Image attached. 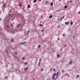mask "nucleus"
I'll return each instance as SVG.
<instances>
[{"label": "nucleus", "instance_id": "nucleus-1", "mask_svg": "<svg viewBox=\"0 0 80 80\" xmlns=\"http://www.w3.org/2000/svg\"><path fill=\"white\" fill-rule=\"evenodd\" d=\"M59 74V72H58L57 73V77H56V78H58V75Z\"/></svg>", "mask_w": 80, "mask_h": 80}, {"label": "nucleus", "instance_id": "nucleus-2", "mask_svg": "<svg viewBox=\"0 0 80 80\" xmlns=\"http://www.w3.org/2000/svg\"><path fill=\"white\" fill-rule=\"evenodd\" d=\"M28 68H25L24 69V70H25V72H26V70H28Z\"/></svg>", "mask_w": 80, "mask_h": 80}, {"label": "nucleus", "instance_id": "nucleus-3", "mask_svg": "<svg viewBox=\"0 0 80 80\" xmlns=\"http://www.w3.org/2000/svg\"><path fill=\"white\" fill-rule=\"evenodd\" d=\"M22 2H21L19 4V7H21V6H22Z\"/></svg>", "mask_w": 80, "mask_h": 80}, {"label": "nucleus", "instance_id": "nucleus-4", "mask_svg": "<svg viewBox=\"0 0 80 80\" xmlns=\"http://www.w3.org/2000/svg\"><path fill=\"white\" fill-rule=\"evenodd\" d=\"M26 42H23L21 43H20L21 45H23V44H25V43Z\"/></svg>", "mask_w": 80, "mask_h": 80}, {"label": "nucleus", "instance_id": "nucleus-5", "mask_svg": "<svg viewBox=\"0 0 80 80\" xmlns=\"http://www.w3.org/2000/svg\"><path fill=\"white\" fill-rule=\"evenodd\" d=\"M60 55L59 54H57V58H59V57H60Z\"/></svg>", "mask_w": 80, "mask_h": 80}, {"label": "nucleus", "instance_id": "nucleus-6", "mask_svg": "<svg viewBox=\"0 0 80 80\" xmlns=\"http://www.w3.org/2000/svg\"><path fill=\"white\" fill-rule=\"evenodd\" d=\"M66 25H68V23H69V22H65Z\"/></svg>", "mask_w": 80, "mask_h": 80}, {"label": "nucleus", "instance_id": "nucleus-7", "mask_svg": "<svg viewBox=\"0 0 80 80\" xmlns=\"http://www.w3.org/2000/svg\"><path fill=\"white\" fill-rule=\"evenodd\" d=\"M52 17H53V16L52 15H50L49 17V18H52Z\"/></svg>", "mask_w": 80, "mask_h": 80}, {"label": "nucleus", "instance_id": "nucleus-8", "mask_svg": "<svg viewBox=\"0 0 80 80\" xmlns=\"http://www.w3.org/2000/svg\"><path fill=\"white\" fill-rule=\"evenodd\" d=\"M69 63V65H71L72 63V61L70 62Z\"/></svg>", "mask_w": 80, "mask_h": 80}, {"label": "nucleus", "instance_id": "nucleus-9", "mask_svg": "<svg viewBox=\"0 0 80 80\" xmlns=\"http://www.w3.org/2000/svg\"><path fill=\"white\" fill-rule=\"evenodd\" d=\"M53 2H51V6H53Z\"/></svg>", "mask_w": 80, "mask_h": 80}, {"label": "nucleus", "instance_id": "nucleus-10", "mask_svg": "<svg viewBox=\"0 0 80 80\" xmlns=\"http://www.w3.org/2000/svg\"><path fill=\"white\" fill-rule=\"evenodd\" d=\"M70 24L71 25H73V22H70Z\"/></svg>", "mask_w": 80, "mask_h": 80}, {"label": "nucleus", "instance_id": "nucleus-11", "mask_svg": "<svg viewBox=\"0 0 80 80\" xmlns=\"http://www.w3.org/2000/svg\"><path fill=\"white\" fill-rule=\"evenodd\" d=\"M7 6V5L3 4V7H5Z\"/></svg>", "mask_w": 80, "mask_h": 80}, {"label": "nucleus", "instance_id": "nucleus-12", "mask_svg": "<svg viewBox=\"0 0 80 80\" xmlns=\"http://www.w3.org/2000/svg\"><path fill=\"white\" fill-rule=\"evenodd\" d=\"M28 8H30V5H28Z\"/></svg>", "mask_w": 80, "mask_h": 80}, {"label": "nucleus", "instance_id": "nucleus-13", "mask_svg": "<svg viewBox=\"0 0 80 80\" xmlns=\"http://www.w3.org/2000/svg\"><path fill=\"white\" fill-rule=\"evenodd\" d=\"M20 25H21V24H20L19 25H18L17 26V27L18 28V27H19L20 26Z\"/></svg>", "mask_w": 80, "mask_h": 80}, {"label": "nucleus", "instance_id": "nucleus-14", "mask_svg": "<svg viewBox=\"0 0 80 80\" xmlns=\"http://www.w3.org/2000/svg\"><path fill=\"white\" fill-rule=\"evenodd\" d=\"M29 32H30V30H29L28 31V32H27V35H28V33H29Z\"/></svg>", "mask_w": 80, "mask_h": 80}, {"label": "nucleus", "instance_id": "nucleus-15", "mask_svg": "<svg viewBox=\"0 0 80 80\" xmlns=\"http://www.w3.org/2000/svg\"><path fill=\"white\" fill-rule=\"evenodd\" d=\"M25 58V57H23V58H22V60H24Z\"/></svg>", "mask_w": 80, "mask_h": 80}, {"label": "nucleus", "instance_id": "nucleus-16", "mask_svg": "<svg viewBox=\"0 0 80 80\" xmlns=\"http://www.w3.org/2000/svg\"><path fill=\"white\" fill-rule=\"evenodd\" d=\"M27 64H28V62H25V63H24V65H27Z\"/></svg>", "mask_w": 80, "mask_h": 80}, {"label": "nucleus", "instance_id": "nucleus-17", "mask_svg": "<svg viewBox=\"0 0 80 80\" xmlns=\"http://www.w3.org/2000/svg\"><path fill=\"white\" fill-rule=\"evenodd\" d=\"M79 77H80V76L79 75H77L76 76V77H77V78H79Z\"/></svg>", "mask_w": 80, "mask_h": 80}, {"label": "nucleus", "instance_id": "nucleus-18", "mask_svg": "<svg viewBox=\"0 0 80 80\" xmlns=\"http://www.w3.org/2000/svg\"><path fill=\"white\" fill-rule=\"evenodd\" d=\"M37 2V0H34L33 2L34 3H35V2Z\"/></svg>", "mask_w": 80, "mask_h": 80}, {"label": "nucleus", "instance_id": "nucleus-19", "mask_svg": "<svg viewBox=\"0 0 80 80\" xmlns=\"http://www.w3.org/2000/svg\"><path fill=\"white\" fill-rule=\"evenodd\" d=\"M55 76H53V77H52V78H53V80H54V79H55V77H54Z\"/></svg>", "mask_w": 80, "mask_h": 80}, {"label": "nucleus", "instance_id": "nucleus-20", "mask_svg": "<svg viewBox=\"0 0 80 80\" xmlns=\"http://www.w3.org/2000/svg\"><path fill=\"white\" fill-rule=\"evenodd\" d=\"M56 74H57L56 73H55L53 76H54V77H55V76H56Z\"/></svg>", "mask_w": 80, "mask_h": 80}, {"label": "nucleus", "instance_id": "nucleus-21", "mask_svg": "<svg viewBox=\"0 0 80 80\" xmlns=\"http://www.w3.org/2000/svg\"><path fill=\"white\" fill-rule=\"evenodd\" d=\"M64 17H65V16H63L61 18V19H62V18H64Z\"/></svg>", "mask_w": 80, "mask_h": 80}, {"label": "nucleus", "instance_id": "nucleus-22", "mask_svg": "<svg viewBox=\"0 0 80 80\" xmlns=\"http://www.w3.org/2000/svg\"><path fill=\"white\" fill-rule=\"evenodd\" d=\"M67 8V6H65L64 7V8Z\"/></svg>", "mask_w": 80, "mask_h": 80}, {"label": "nucleus", "instance_id": "nucleus-23", "mask_svg": "<svg viewBox=\"0 0 80 80\" xmlns=\"http://www.w3.org/2000/svg\"><path fill=\"white\" fill-rule=\"evenodd\" d=\"M11 41L12 42H13V39H11Z\"/></svg>", "mask_w": 80, "mask_h": 80}, {"label": "nucleus", "instance_id": "nucleus-24", "mask_svg": "<svg viewBox=\"0 0 80 80\" xmlns=\"http://www.w3.org/2000/svg\"><path fill=\"white\" fill-rule=\"evenodd\" d=\"M41 46L40 45H39L38 46V48H40Z\"/></svg>", "mask_w": 80, "mask_h": 80}, {"label": "nucleus", "instance_id": "nucleus-25", "mask_svg": "<svg viewBox=\"0 0 80 80\" xmlns=\"http://www.w3.org/2000/svg\"><path fill=\"white\" fill-rule=\"evenodd\" d=\"M40 62H39L38 63V66L39 67H40Z\"/></svg>", "mask_w": 80, "mask_h": 80}, {"label": "nucleus", "instance_id": "nucleus-26", "mask_svg": "<svg viewBox=\"0 0 80 80\" xmlns=\"http://www.w3.org/2000/svg\"><path fill=\"white\" fill-rule=\"evenodd\" d=\"M39 26H43V24H39Z\"/></svg>", "mask_w": 80, "mask_h": 80}, {"label": "nucleus", "instance_id": "nucleus-27", "mask_svg": "<svg viewBox=\"0 0 80 80\" xmlns=\"http://www.w3.org/2000/svg\"><path fill=\"white\" fill-rule=\"evenodd\" d=\"M41 62V59H39V62L40 63V62Z\"/></svg>", "mask_w": 80, "mask_h": 80}, {"label": "nucleus", "instance_id": "nucleus-28", "mask_svg": "<svg viewBox=\"0 0 80 80\" xmlns=\"http://www.w3.org/2000/svg\"><path fill=\"white\" fill-rule=\"evenodd\" d=\"M14 19H15V18H12V20H14Z\"/></svg>", "mask_w": 80, "mask_h": 80}, {"label": "nucleus", "instance_id": "nucleus-29", "mask_svg": "<svg viewBox=\"0 0 80 80\" xmlns=\"http://www.w3.org/2000/svg\"><path fill=\"white\" fill-rule=\"evenodd\" d=\"M43 69L42 68L41 69V71H43Z\"/></svg>", "mask_w": 80, "mask_h": 80}, {"label": "nucleus", "instance_id": "nucleus-30", "mask_svg": "<svg viewBox=\"0 0 80 80\" xmlns=\"http://www.w3.org/2000/svg\"><path fill=\"white\" fill-rule=\"evenodd\" d=\"M7 78H8V77H5V79H7Z\"/></svg>", "mask_w": 80, "mask_h": 80}, {"label": "nucleus", "instance_id": "nucleus-31", "mask_svg": "<svg viewBox=\"0 0 80 80\" xmlns=\"http://www.w3.org/2000/svg\"><path fill=\"white\" fill-rule=\"evenodd\" d=\"M62 19H61V18L60 22H62Z\"/></svg>", "mask_w": 80, "mask_h": 80}, {"label": "nucleus", "instance_id": "nucleus-32", "mask_svg": "<svg viewBox=\"0 0 80 80\" xmlns=\"http://www.w3.org/2000/svg\"><path fill=\"white\" fill-rule=\"evenodd\" d=\"M11 27H13V25H12V24H11Z\"/></svg>", "mask_w": 80, "mask_h": 80}, {"label": "nucleus", "instance_id": "nucleus-33", "mask_svg": "<svg viewBox=\"0 0 80 80\" xmlns=\"http://www.w3.org/2000/svg\"><path fill=\"white\" fill-rule=\"evenodd\" d=\"M43 31H44V29H43L42 30V32H43Z\"/></svg>", "mask_w": 80, "mask_h": 80}, {"label": "nucleus", "instance_id": "nucleus-34", "mask_svg": "<svg viewBox=\"0 0 80 80\" xmlns=\"http://www.w3.org/2000/svg\"><path fill=\"white\" fill-rule=\"evenodd\" d=\"M63 72H64L63 70H62V73H63Z\"/></svg>", "mask_w": 80, "mask_h": 80}, {"label": "nucleus", "instance_id": "nucleus-35", "mask_svg": "<svg viewBox=\"0 0 80 80\" xmlns=\"http://www.w3.org/2000/svg\"><path fill=\"white\" fill-rule=\"evenodd\" d=\"M50 71H52V68L50 69Z\"/></svg>", "mask_w": 80, "mask_h": 80}, {"label": "nucleus", "instance_id": "nucleus-36", "mask_svg": "<svg viewBox=\"0 0 80 80\" xmlns=\"http://www.w3.org/2000/svg\"><path fill=\"white\" fill-rule=\"evenodd\" d=\"M7 27L8 28V25H7Z\"/></svg>", "mask_w": 80, "mask_h": 80}, {"label": "nucleus", "instance_id": "nucleus-37", "mask_svg": "<svg viewBox=\"0 0 80 80\" xmlns=\"http://www.w3.org/2000/svg\"><path fill=\"white\" fill-rule=\"evenodd\" d=\"M64 47H67V45H66V44H65L64 45Z\"/></svg>", "mask_w": 80, "mask_h": 80}, {"label": "nucleus", "instance_id": "nucleus-38", "mask_svg": "<svg viewBox=\"0 0 80 80\" xmlns=\"http://www.w3.org/2000/svg\"><path fill=\"white\" fill-rule=\"evenodd\" d=\"M65 34H63V37H64V36H65Z\"/></svg>", "mask_w": 80, "mask_h": 80}, {"label": "nucleus", "instance_id": "nucleus-39", "mask_svg": "<svg viewBox=\"0 0 80 80\" xmlns=\"http://www.w3.org/2000/svg\"><path fill=\"white\" fill-rule=\"evenodd\" d=\"M73 38H75V36H73Z\"/></svg>", "mask_w": 80, "mask_h": 80}, {"label": "nucleus", "instance_id": "nucleus-40", "mask_svg": "<svg viewBox=\"0 0 80 80\" xmlns=\"http://www.w3.org/2000/svg\"><path fill=\"white\" fill-rule=\"evenodd\" d=\"M15 53H16V54H17V52H15Z\"/></svg>", "mask_w": 80, "mask_h": 80}, {"label": "nucleus", "instance_id": "nucleus-41", "mask_svg": "<svg viewBox=\"0 0 80 80\" xmlns=\"http://www.w3.org/2000/svg\"><path fill=\"white\" fill-rule=\"evenodd\" d=\"M53 71H55V69H53Z\"/></svg>", "mask_w": 80, "mask_h": 80}, {"label": "nucleus", "instance_id": "nucleus-42", "mask_svg": "<svg viewBox=\"0 0 80 80\" xmlns=\"http://www.w3.org/2000/svg\"><path fill=\"white\" fill-rule=\"evenodd\" d=\"M42 1V0H39V2H41Z\"/></svg>", "mask_w": 80, "mask_h": 80}, {"label": "nucleus", "instance_id": "nucleus-43", "mask_svg": "<svg viewBox=\"0 0 80 80\" xmlns=\"http://www.w3.org/2000/svg\"><path fill=\"white\" fill-rule=\"evenodd\" d=\"M47 1H46V4H47Z\"/></svg>", "mask_w": 80, "mask_h": 80}, {"label": "nucleus", "instance_id": "nucleus-44", "mask_svg": "<svg viewBox=\"0 0 80 80\" xmlns=\"http://www.w3.org/2000/svg\"><path fill=\"white\" fill-rule=\"evenodd\" d=\"M58 40H60V38H58Z\"/></svg>", "mask_w": 80, "mask_h": 80}, {"label": "nucleus", "instance_id": "nucleus-45", "mask_svg": "<svg viewBox=\"0 0 80 80\" xmlns=\"http://www.w3.org/2000/svg\"><path fill=\"white\" fill-rule=\"evenodd\" d=\"M6 52H8V51L6 50Z\"/></svg>", "mask_w": 80, "mask_h": 80}, {"label": "nucleus", "instance_id": "nucleus-46", "mask_svg": "<svg viewBox=\"0 0 80 80\" xmlns=\"http://www.w3.org/2000/svg\"><path fill=\"white\" fill-rule=\"evenodd\" d=\"M72 2V1H71H71H70V2Z\"/></svg>", "mask_w": 80, "mask_h": 80}, {"label": "nucleus", "instance_id": "nucleus-47", "mask_svg": "<svg viewBox=\"0 0 80 80\" xmlns=\"http://www.w3.org/2000/svg\"><path fill=\"white\" fill-rule=\"evenodd\" d=\"M60 27V25H59L58 26V27Z\"/></svg>", "mask_w": 80, "mask_h": 80}, {"label": "nucleus", "instance_id": "nucleus-48", "mask_svg": "<svg viewBox=\"0 0 80 80\" xmlns=\"http://www.w3.org/2000/svg\"><path fill=\"white\" fill-rule=\"evenodd\" d=\"M42 16H41V18H42Z\"/></svg>", "mask_w": 80, "mask_h": 80}, {"label": "nucleus", "instance_id": "nucleus-49", "mask_svg": "<svg viewBox=\"0 0 80 80\" xmlns=\"http://www.w3.org/2000/svg\"><path fill=\"white\" fill-rule=\"evenodd\" d=\"M60 20V18H58V20Z\"/></svg>", "mask_w": 80, "mask_h": 80}, {"label": "nucleus", "instance_id": "nucleus-50", "mask_svg": "<svg viewBox=\"0 0 80 80\" xmlns=\"http://www.w3.org/2000/svg\"><path fill=\"white\" fill-rule=\"evenodd\" d=\"M79 14H80V12H79Z\"/></svg>", "mask_w": 80, "mask_h": 80}, {"label": "nucleus", "instance_id": "nucleus-51", "mask_svg": "<svg viewBox=\"0 0 80 80\" xmlns=\"http://www.w3.org/2000/svg\"><path fill=\"white\" fill-rule=\"evenodd\" d=\"M0 30H2V29H0Z\"/></svg>", "mask_w": 80, "mask_h": 80}, {"label": "nucleus", "instance_id": "nucleus-52", "mask_svg": "<svg viewBox=\"0 0 80 80\" xmlns=\"http://www.w3.org/2000/svg\"><path fill=\"white\" fill-rule=\"evenodd\" d=\"M47 80H49V79H47Z\"/></svg>", "mask_w": 80, "mask_h": 80}]
</instances>
